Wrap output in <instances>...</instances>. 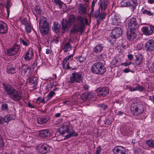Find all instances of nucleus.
I'll list each match as a JSON object with an SVG mask.
<instances>
[{
  "label": "nucleus",
  "instance_id": "obj_43",
  "mask_svg": "<svg viewBox=\"0 0 154 154\" xmlns=\"http://www.w3.org/2000/svg\"><path fill=\"white\" fill-rule=\"evenodd\" d=\"M142 12L143 14L147 15L149 16H151L152 15H153V13H152L150 11H149L147 10L146 9L143 10L142 11Z\"/></svg>",
  "mask_w": 154,
  "mask_h": 154
},
{
  "label": "nucleus",
  "instance_id": "obj_64",
  "mask_svg": "<svg viewBox=\"0 0 154 154\" xmlns=\"http://www.w3.org/2000/svg\"><path fill=\"white\" fill-rule=\"evenodd\" d=\"M4 119L1 116H0V124H2L4 122Z\"/></svg>",
  "mask_w": 154,
  "mask_h": 154
},
{
  "label": "nucleus",
  "instance_id": "obj_37",
  "mask_svg": "<svg viewBox=\"0 0 154 154\" xmlns=\"http://www.w3.org/2000/svg\"><path fill=\"white\" fill-rule=\"evenodd\" d=\"M137 66L142 65L143 64V59L142 58L137 57L135 62Z\"/></svg>",
  "mask_w": 154,
  "mask_h": 154
},
{
  "label": "nucleus",
  "instance_id": "obj_6",
  "mask_svg": "<svg viewBox=\"0 0 154 154\" xmlns=\"http://www.w3.org/2000/svg\"><path fill=\"white\" fill-rule=\"evenodd\" d=\"M111 16L112 17L110 20V23L111 24L114 25H118L121 23V20L120 17L118 15L116 14L115 13L111 14L110 17Z\"/></svg>",
  "mask_w": 154,
  "mask_h": 154
},
{
  "label": "nucleus",
  "instance_id": "obj_56",
  "mask_svg": "<svg viewBox=\"0 0 154 154\" xmlns=\"http://www.w3.org/2000/svg\"><path fill=\"white\" fill-rule=\"evenodd\" d=\"M116 38H112V40L109 39V41L111 44H114L116 42Z\"/></svg>",
  "mask_w": 154,
  "mask_h": 154
},
{
  "label": "nucleus",
  "instance_id": "obj_16",
  "mask_svg": "<svg viewBox=\"0 0 154 154\" xmlns=\"http://www.w3.org/2000/svg\"><path fill=\"white\" fill-rule=\"evenodd\" d=\"M134 30L129 29L128 31L127 37L128 40H133L136 37V35L134 32Z\"/></svg>",
  "mask_w": 154,
  "mask_h": 154
},
{
  "label": "nucleus",
  "instance_id": "obj_55",
  "mask_svg": "<svg viewBox=\"0 0 154 154\" xmlns=\"http://www.w3.org/2000/svg\"><path fill=\"white\" fill-rule=\"evenodd\" d=\"M55 3L59 6H61L62 5V4L59 0H54Z\"/></svg>",
  "mask_w": 154,
  "mask_h": 154
},
{
  "label": "nucleus",
  "instance_id": "obj_46",
  "mask_svg": "<svg viewBox=\"0 0 154 154\" xmlns=\"http://www.w3.org/2000/svg\"><path fill=\"white\" fill-rule=\"evenodd\" d=\"M25 28L27 32L28 33L31 32L32 27L29 24L25 25Z\"/></svg>",
  "mask_w": 154,
  "mask_h": 154
},
{
  "label": "nucleus",
  "instance_id": "obj_53",
  "mask_svg": "<svg viewBox=\"0 0 154 154\" xmlns=\"http://www.w3.org/2000/svg\"><path fill=\"white\" fill-rule=\"evenodd\" d=\"M4 146L3 140L2 137L0 136V147Z\"/></svg>",
  "mask_w": 154,
  "mask_h": 154
},
{
  "label": "nucleus",
  "instance_id": "obj_24",
  "mask_svg": "<svg viewBox=\"0 0 154 154\" xmlns=\"http://www.w3.org/2000/svg\"><path fill=\"white\" fill-rule=\"evenodd\" d=\"M39 134L40 137H45L49 136L50 135V132L48 130H43L40 131Z\"/></svg>",
  "mask_w": 154,
  "mask_h": 154
},
{
  "label": "nucleus",
  "instance_id": "obj_5",
  "mask_svg": "<svg viewBox=\"0 0 154 154\" xmlns=\"http://www.w3.org/2000/svg\"><path fill=\"white\" fill-rule=\"evenodd\" d=\"M82 80V78L81 73H72V75L70 78L69 82L71 83H74V82L80 83Z\"/></svg>",
  "mask_w": 154,
  "mask_h": 154
},
{
  "label": "nucleus",
  "instance_id": "obj_9",
  "mask_svg": "<svg viewBox=\"0 0 154 154\" xmlns=\"http://www.w3.org/2000/svg\"><path fill=\"white\" fill-rule=\"evenodd\" d=\"M73 54H70L69 55L68 57H66L64 59L63 64V67L64 69H72V70H73L75 68L74 67L72 68V66H69V63L68 61L71 57H72Z\"/></svg>",
  "mask_w": 154,
  "mask_h": 154
},
{
  "label": "nucleus",
  "instance_id": "obj_36",
  "mask_svg": "<svg viewBox=\"0 0 154 154\" xmlns=\"http://www.w3.org/2000/svg\"><path fill=\"white\" fill-rule=\"evenodd\" d=\"M103 47L101 45L96 46L94 48V51L96 53L100 52L103 49Z\"/></svg>",
  "mask_w": 154,
  "mask_h": 154
},
{
  "label": "nucleus",
  "instance_id": "obj_1",
  "mask_svg": "<svg viewBox=\"0 0 154 154\" xmlns=\"http://www.w3.org/2000/svg\"><path fill=\"white\" fill-rule=\"evenodd\" d=\"M59 131L62 134L65 133L68 134L65 136V138L68 139L71 137L77 136L78 134L75 132L72 126L64 125L61 127L59 129Z\"/></svg>",
  "mask_w": 154,
  "mask_h": 154
},
{
  "label": "nucleus",
  "instance_id": "obj_12",
  "mask_svg": "<svg viewBox=\"0 0 154 154\" xmlns=\"http://www.w3.org/2000/svg\"><path fill=\"white\" fill-rule=\"evenodd\" d=\"M40 152L45 154L49 152L51 148L50 146L47 145H39L38 147Z\"/></svg>",
  "mask_w": 154,
  "mask_h": 154
},
{
  "label": "nucleus",
  "instance_id": "obj_60",
  "mask_svg": "<svg viewBox=\"0 0 154 154\" xmlns=\"http://www.w3.org/2000/svg\"><path fill=\"white\" fill-rule=\"evenodd\" d=\"M129 90L130 91H136V87L135 88H132L131 87H130L129 88Z\"/></svg>",
  "mask_w": 154,
  "mask_h": 154
},
{
  "label": "nucleus",
  "instance_id": "obj_22",
  "mask_svg": "<svg viewBox=\"0 0 154 154\" xmlns=\"http://www.w3.org/2000/svg\"><path fill=\"white\" fill-rule=\"evenodd\" d=\"M78 10L79 13L81 14H85L87 11L85 5L82 4H79Z\"/></svg>",
  "mask_w": 154,
  "mask_h": 154
},
{
  "label": "nucleus",
  "instance_id": "obj_20",
  "mask_svg": "<svg viewBox=\"0 0 154 154\" xmlns=\"http://www.w3.org/2000/svg\"><path fill=\"white\" fill-rule=\"evenodd\" d=\"M39 26H49L48 23L46 18L43 17H41L39 23Z\"/></svg>",
  "mask_w": 154,
  "mask_h": 154
},
{
  "label": "nucleus",
  "instance_id": "obj_25",
  "mask_svg": "<svg viewBox=\"0 0 154 154\" xmlns=\"http://www.w3.org/2000/svg\"><path fill=\"white\" fill-rule=\"evenodd\" d=\"M83 29H81V27L78 26H77L75 25L73 27V29L71 30L70 32L71 33H76L78 31H81L82 32H84Z\"/></svg>",
  "mask_w": 154,
  "mask_h": 154
},
{
  "label": "nucleus",
  "instance_id": "obj_59",
  "mask_svg": "<svg viewBox=\"0 0 154 154\" xmlns=\"http://www.w3.org/2000/svg\"><path fill=\"white\" fill-rule=\"evenodd\" d=\"M123 71L125 73H128L131 71L130 69L127 68H125Z\"/></svg>",
  "mask_w": 154,
  "mask_h": 154
},
{
  "label": "nucleus",
  "instance_id": "obj_18",
  "mask_svg": "<svg viewBox=\"0 0 154 154\" xmlns=\"http://www.w3.org/2000/svg\"><path fill=\"white\" fill-rule=\"evenodd\" d=\"M96 92L99 96L105 97L106 95V88L105 87L99 88L97 89Z\"/></svg>",
  "mask_w": 154,
  "mask_h": 154
},
{
  "label": "nucleus",
  "instance_id": "obj_30",
  "mask_svg": "<svg viewBox=\"0 0 154 154\" xmlns=\"http://www.w3.org/2000/svg\"><path fill=\"white\" fill-rule=\"evenodd\" d=\"M72 46H71L69 42L66 43L64 45L63 49L65 52L71 50Z\"/></svg>",
  "mask_w": 154,
  "mask_h": 154
},
{
  "label": "nucleus",
  "instance_id": "obj_34",
  "mask_svg": "<svg viewBox=\"0 0 154 154\" xmlns=\"http://www.w3.org/2000/svg\"><path fill=\"white\" fill-rule=\"evenodd\" d=\"M129 6H131L135 8L137 6V0H129Z\"/></svg>",
  "mask_w": 154,
  "mask_h": 154
},
{
  "label": "nucleus",
  "instance_id": "obj_40",
  "mask_svg": "<svg viewBox=\"0 0 154 154\" xmlns=\"http://www.w3.org/2000/svg\"><path fill=\"white\" fill-rule=\"evenodd\" d=\"M66 30H68L67 25L66 23L63 22L62 23V32L64 33Z\"/></svg>",
  "mask_w": 154,
  "mask_h": 154
},
{
  "label": "nucleus",
  "instance_id": "obj_8",
  "mask_svg": "<svg viewBox=\"0 0 154 154\" xmlns=\"http://www.w3.org/2000/svg\"><path fill=\"white\" fill-rule=\"evenodd\" d=\"M145 48L147 51H154V40L152 39L148 40L145 44Z\"/></svg>",
  "mask_w": 154,
  "mask_h": 154
},
{
  "label": "nucleus",
  "instance_id": "obj_50",
  "mask_svg": "<svg viewBox=\"0 0 154 154\" xmlns=\"http://www.w3.org/2000/svg\"><path fill=\"white\" fill-rule=\"evenodd\" d=\"M5 2L3 0H0V8L2 9L5 5Z\"/></svg>",
  "mask_w": 154,
  "mask_h": 154
},
{
  "label": "nucleus",
  "instance_id": "obj_61",
  "mask_svg": "<svg viewBox=\"0 0 154 154\" xmlns=\"http://www.w3.org/2000/svg\"><path fill=\"white\" fill-rule=\"evenodd\" d=\"M100 151V147H97L96 152V154H99Z\"/></svg>",
  "mask_w": 154,
  "mask_h": 154
},
{
  "label": "nucleus",
  "instance_id": "obj_28",
  "mask_svg": "<svg viewBox=\"0 0 154 154\" xmlns=\"http://www.w3.org/2000/svg\"><path fill=\"white\" fill-rule=\"evenodd\" d=\"M60 28V26L58 22H55L54 23V27L53 28V30L56 32H58L59 31Z\"/></svg>",
  "mask_w": 154,
  "mask_h": 154
},
{
  "label": "nucleus",
  "instance_id": "obj_10",
  "mask_svg": "<svg viewBox=\"0 0 154 154\" xmlns=\"http://www.w3.org/2000/svg\"><path fill=\"white\" fill-rule=\"evenodd\" d=\"M142 30L144 34L147 35H151L154 32V26H153L142 27Z\"/></svg>",
  "mask_w": 154,
  "mask_h": 154
},
{
  "label": "nucleus",
  "instance_id": "obj_51",
  "mask_svg": "<svg viewBox=\"0 0 154 154\" xmlns=\"http://www.w3.org/2000/svg\"><path fill=\"white\" fill-rule=\"evenodd\" d=\"M8 105L6 104H3L2 105V109L3 110H6L8 109Z\"/></svg>",
  "mask_w": 154,
  "mask_h": 154
},
{
  "label": "nucleus",
  "instance_id": "obj_52",
  "mask_svg": "<svg viewBox=\"0 0 154 154\" xmlns=\"http://www.w3.org/2000/svg\"><path fill=\"white\" fill-rule=\"evenodd\" d=\"M54 94L55 93L54 91H52L50 92L48 96V98H51L53 96Z\"/></svg>",
  "mask_w": 154,
  "mask_h": 154
},
{
  "label": "nucleus",
  "instance_id": "obj_58",
  "mask_svg": "<svg viewBox=\"0 0 154 154\" xmlns=\"http://www.w3.org/2000/svg\"><path fill=\"white\" fill-rule=\"evenodd\" d=\"M149 100L151 101L154 104V96H149Z\"/></svg>",
  "mask_w": 154,
  "mask_h": 154
},
{
  "label": "nucleus",
  "instance_id": "obj_33",
  "mask_svg": "<svg viewBox=\"0 0 154 154\" xmlns=\"http://www.w3.org/2000/svg\"><path fill=\"white\" fill-rule=\"evenodd\" d=\"M76 18L73 15H71L69 17L68 21V23L69 25H71L75 21Z\"/></svg>",
  "mask_w": 154,
  "mask_h": 154
},
{
  "label": "nucleus",
  "instance_id": "obj_21",
  "mask_svg": "<svg viewBox=\"0 0 154 154\" xmlns=\"http://www.w3.org/2000/svg\"><path fill=\"white\" fill-rule=\"evenodd\" d=\"M49 26H39L40 31L42 34L45 35L47 34L49 31Z\"/></svg>",
  "mask_w": 154,
  "mask_h": 154
},
{
  "label": "nucleus",
  "instance_id": "obj_31",
  "mask_svg": "<svg viewBox=\"0 0 154 154\" xmlns=\"http://www.w3.org/2000/svg\"><path fill=\"white\" fill-rule=\"evenodd\" d=\"M92 96L91 93H89L83 94L82 96V98L84 100H89L91 98Z\"/></svg>",
  "mask_w": 154,
  "mask_h": 154
},
{
  "label": "nucleus",
  "instance_id": "obj_38",
  "mask_svg": "<svg viewBox=\"0 0 154 154\" xmlns=\"http://www.w3.org/2000/svg\"><path fill=\"white\" fill-rule=\"evenodd\" d=\"M13 119V117L11 115H7L4 119V121L5 122H9Z\"/></svg>",
  "mask_w": 154,
  "mask_h": 154
},
{
  "label": "nucleus",
  "instance_id": "obj_11",
  "mask_svg": "<svg viewBox=\"0 0 154 154\" xmlns=\"http://www.w3.org/2000/svg\"><path fill=\"white\" fill-rule=\"evenodd\" d=\"M20 48V46L18 45H15L13 47L7 50V54L9 56H11L17 54Z\"/></svg>",
  "mask_w": 154,
  "mask_h": 154
},
{
  "label": "nucleus",
  "instance_id": "obj_7",
  "mask_svg": "<svg viewBox=\"0 0 154 154\" xmlns=\"http://www.w3.org/2000/svg\"><path fill=\"white\" fill-rule=\"evenodd\" d=\"M122 30L119 27H116L111 31V37L116 38L119 37L122 33Z\"/></svg>",
  "mask_w": 154,
  "mask_h": 154
},
{
  "label": "nucleus",
  "instance_id": "obj_29",
  "mask_svg": "<svg viewBox=\"0 0 154 154\" xmlns=\"http://www.w3.org/2000/svg\"><path fill=\"white\" fill-rule=\"evenodd\" d=\"M30 82L33 86H35L38 83V79L36 77H31L29 79Z\"/></svg>",
  "mask_w": 154,
  "mask_h": 154
},
{
  "label": "nucleus",
  "instance_id": "obj_48",
  "mask_svg": "<svg viewBox=\"0 0 154 154\" xmlns=\"http://www.w3.org/2000/svg\"><path fill=\"white\" fill-rule=\"evenodd\" d=\"M21 23L25 25H27L29 23H28L27 19L26 18H24L21 20Z\"/></svg>",
  "mask_w": 154,
  "mask_h": 154
},
{
  "label": "nucleus",
  "instance_id": "obj_39",
  "mask_svg": "<svg viewBox=\"0 0 154 154\" xmlns=\"http://www.w3.org/2000/svg\"><path fill=\"white\" fill-rule=\"evenodd\" d=\"M35 10L37 14L41 15L42 13V10L41 9L39 6L38 5L35 6Z\"/></svg>",
  "mask_w": 154,
  "mask_h": 154
},
{
  "label": "nucleus",
  "instance_id": "obj_54",
  "mask_svg": "<svg viewBox=\"0 0 154 154\" xmlns=\"http://www.w3.org/2000/svg\"><path fill=\"white\" fill-rule=\"evenodd\" d=\"M94 8L93 7H91V11L90 13L88 15L90 17H91L92 16H93V12L94 11Z\"/></svg>",
  "mask_w": 154,
  "mask_h": 154
},
{
  "label": "nucleus",
  "instance_id": "obj_4",
  "mask_svg": "<svg viewBox=\"0 0 154 154\" xmlns=\"http://www.w3.org/2000/svg\"><path fill=\"white\" fill-rule=\"evenodd\" d=\"M127 22L128 28L130 30H135L139 26L136 18L133 17L128 19Z\"/></svg>",
  "mask_w": 154,
  "mask_h": 154
},
{
  "label": "nucleus",
  "instance_id": "obj_13",
  "mask_svg": "<svg viewBox=\"0 0 154 154\" xmlns=\"http://www.w3.org/2000/svg\"><path fill=\"white\" fill-rule=\"evenodd\" d=\"M9 96L11 99L16 101H19L21 98L20 93L15 89L13 90Z\"/></svg>",
  "mask_w": 154,
  "mask_h": 154
},
{
  "label": "nucleus",
  "instance_id": "obj_32",
  "mask_svg": "<svg viewBox=\"0 0 154 154\" xmlns=\"http://www.w3.org/2000/svg\"><path fill=\"white\" fill-rule=\"evenodd\" d=\"M146 144L149 147H154V140L151 139L146 141Z\"/></svg>",
  "mask_w": 154,
  "mask_h": 154
},
{
  "label": "nucleus",
  "instance_id": "obj_14",
  "mask_svg": "<svg viewBox=\"0 0 154 154\" xmlns=\"http://www.w3.org/2000/svg\"><path fill=\"white\" fill-rule=\"evenodd\" d=\"M31 69V68L28 65H23L20 68V70L21 71V75H25L27 73L30 72Z\"/></svg>",
  "mask_w": 154,
  "mask_h": 154
},
{
  "label": "nucleus",
  "instance_id": "obj_2",
  "mask_svg": "<svg viewBox=\"0 0 154 154\" xmlns=\"http://www.w3.org/2000/svg\"><path fill=\"white\" fill-rule=\"evenodd\" d=\"M145 109L144 106L140 102L132 103L131 105L130 108L131 113L136 116L141 114Z\"/></svg>",
  "mask_w": 154,
  "mask_h": 154
},
{
  "label": "nucleus",
  "instance_id": "obj_57",
  "mask_svg": "<svg viewBox=\"0 0 154 154\" xmlns=\"http://www.w3.org/2000/svg\"><path fill=\"white\" fill-rule=\"evenodd\" d=\"M128 58L129 60H131L134 58V57L132 54H130L128 55Z\"/></svg>",
  "mask_w": 154,
  "mask_h": 154
},
{
  "label": "nucleus",
  "instance_id": "obj_47",
  "mask_svg": "<svg viewBox=\"0 0 154 154\" xmlns=\"http://www.w3.org/2000/svg\"><path fill=\"white\" fill-rule=\"evenodd\" d=\"M136 91L138 90L139 91L141 92L144 90L145 88L141 86H136Z\"/></svg>",
  "mask_w": 154,
  "mask_h": 154
},
{
  "label": "nucleus",
  "instance_id": "obj_23",
  "mask_svg": "<svg viewBox=\"0 0 154 154\" xmlns=\"http://www.w3.org/2000/svg\"><path fill=\"white\" fill-rule=\"evenodd\" d=\"M33 54L32 51L29 50L26 52L24 56V59L26 61L32 59Z\"/></svg>",
  "mask_w": 154,
  "mask_h": 154
},
{
  "label": "nucleus",
  "instance_id": "obj_44",
  "mask_svg": "<svg viewBox=\"0 0 154 154\" xmlns=\"http://www.w3.org/2000/svg\"><path fill=\"white\" fill-rule=\"evenodd\" d=\"M12 4L9 1H7L6 3V7L7 8V11L8 12Z\"/></svg>",
  "mask_w": 154,
  "mask_h": 154
},
{
  "label": "nucleus",
  "instance_id": "obj_41",
  "mask_svg": "<svg viewBox=\"0 0 154 154\" xmlns=\"http://www.w3.org/2000/svg\"><path fill=\"white\" fill-rule=\"evenodd\" d=\"M7 72L8 73L14 74L15 73L16 71L15 68L11 67L8 69Z\"/></svg>",
  "mask_w": 154,
  "mask_h": 154
},
{
  "label": "nucleus",
  "instance_id": "obj_63",
  "mask_svg": "<svg viewBox=\"0 0 154 154\" xmlns=\"http://www.w3.org/2000/svg\"><path fill=\"white\" fill-rule=\"evenodd\" d=\"M99 106L102 108L103 110H105V108L106 107V106L105 105L100 104L99 105Z\"/></svg>",
  "mask_w": 154,
  "mask_h": 154
},
{
  "label": "nucleus",
  "instance_id": "obj_49",
  "mask_svg": "<svg viewBox=\"0 0 154 154\" xmlns=\"http://www.w3.org/2000/svg\"><path fill=\"white\" fill-rule=\"evenodd\" d=\"M100 7L102 10H103V11H105L106 8V6H105V4L103 3H101Z\"/></svg>",
  "mask_w": 154,
  "mask_h": 154
},
{
  "label": "nucleus",
  "instance_id": "obj_19",
  "mask_svg": "<svg viewBox=\"0 0 154 154\" xmlns=\"http://www.w3.org/2000/svg\"><path fill=\"white\" fill-rule=\"evenodd\" d=\"M5 92L9 96L14 90H15L12 86L9 85H4Z\"/></svg>",
  "mask_w": 154,
  "mask_h": 154
},
{
  "label": "nucleus",
  "instance_id": "obj_45",
  "mask_svg": "<svg viewBox=\"0 0 154 154\" xmlns=\"http://www.w3.org/2000/svg\"><path fill=\"white\" fill-rule=\"evenodd\" d=\"M148 91H152L154 89V84L152 83H149L148 86Z\"/></svg>",
  "mask_w": 154,
  "mask_h": 154
},
{
  "label": "nucleus",
  "instance_id": "obj_17",
  "mask_svg": "<svg viewBox=\"0 0 154 154\" xmlns=\"http://www.w3.org/2000/svg\"><path fill=\"white\" fill-rule=\"evenodd\" d=\"M8 29L6 23L4 22L0 21V33L4 34L8 31Z\"/></svg>",
  "mask_w": 154,
  "mask_h": 154
},
{
  "label": "nucleus",
  "instance_id": "obj_27",
  "mask_svg": "<svg viewBox=\"0 0 154 154\" xmlns=\"http://www.w3.org/2000/svg\"><path fill=\"white\" fill-rule=\"evenodd\" d=\"M77 20L81 25V29H83L85 26L84 19L81 16H79L77 18Z\"/></svg>",
  "mask_w": 154,
  "mask_h": 154
},
{
  "label": "nucleus",
  "instance_id": "obj_3",
  "mask_svg": "<svg viewBox=\"0 0 154 154\" xmlns=\"http://www.w3.org/2000/svg\"><path fill=\"white\" fill-rule=\"evenodd\" d=\"M91 71L96 74H103L106 71L105 68L100 63H96L91 67Z\"/></svg>",
  "mask_w": 154,
  "mask_h": 154
},
{
  "label": "nucleus",
  "instance_id": "obj_42",
  "mask_svg": "<svg viewBox=\"0 0 154 154\" xmlns=\"http://www.w3.org/2000/svg\"><path fill=\"white\" fill-rule=\"evenodd\" d=\"M85 60V58L82 56H78L76 57V60L78 62H79L81 63H82L84 62Z\"/></svg>",
  "mask_w": 154,
  "mask_h": 154
},
{
  "label": "nucleus",
  "instance_id": "obj_15",
  "mask_svg": "<svg viewBox=\"0 0 154 154\" xmlns=\"http://www.w3.org/2000/svg\"><path fill=\"white\" fill-rule=\"evenodd\" d=\"M114 154H125V150L122 146L115 147L113 149Z\"/></svg>",
  "mask_w": 154,
  "mask_h": 154
},
{
  "label": "nucleus",
  "instance_id": "obj_62",
  "mask_svg": "<svg viewBox=\"0 0 154 154\" xmlns=\"http://www.w3.org/2000/svg\"><path fill=\"white\" fill-rule=\"evenodd\" d=\"M21 42L22 43L23 45H24L27 46L28 45V43L23 40H21Z\"/></svg>",
  "mask_w": 154,
  "mask_h": 154
},
{
  "label": "nucleus",
  "instance_id": "obj_26",
  "mask_svg": "<svg viewBox=\"0 0 154 154\" xmlns=\"http://www.w3.org/2000/svg\"><path fill=\"white\" fill-rule=\"evenodd\" d=\"M49 120L48 118L39 117L37 119L38 123L40 124H43L46 123Z\"/></svg>",
  "mask_w": 154,
  "mask_h": 154
},
{
  "label": "nucleus",
  "instance_id": "obj_35",
  "mask_svg": "<svg viewBox=\"0 0 154 154\" xmlns=\"http://www.w3.org/2000/svg\"><path fill=\"white\" fill-rule=\"evenodd\" d=\"M120 5L121 7L129 6V0H124L120 3Z\"/></svg>",
  "mask_w": 154,
  "mask_h": 154
}]
</instances>
